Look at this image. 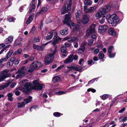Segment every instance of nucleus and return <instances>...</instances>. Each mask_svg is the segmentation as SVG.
Here are the masks:
<instances>
[{"mask_svg": "<svg viewBox=\"0 0 127 127\" xmlns=\"http://www.w3.org/2000/svg\"><path fill=\"white\" fill-rule=\"evenodd\" d=\"M88 7L86 6H84V11L86 13H88V9H87Z\"/></svg>", "mask_w": 127, "mask_h": 127, "instance_id": "48", "label": "nucleus"}, {"mask_svg": "<svg viewBox=\"0 0 127 127\" xmlns=\"http://www.w3.org/2000/svg\"><path fill=\"white\" fill-rule=\"evenodd\" d=\"M5 45L4 43L0 44V48H2L5 47Z\"/></svg>", "mask_w": 127, "mask_h": 127, "instance_id": "64", "label": "nucleus"}, {"mask_svg": "<svg viewBox=\"0 0 127 127\" xmlns=\"http://www.w3.org/2000/svg\"><path fill=\"white\" fill-rule=\"evenodd\" d=\"M93 42L94 40L92 39L88 41V45L89 46L92 45L93 44Z\"/></svg>", "mask_w": 127, "mask_h": 127, "instance_id": "44", "label": "nucleus"}, {"mask_svg": "<svg viewBox=\"0 0 127 127\" xmlns=\"http://www.w3.org/2000/svg\"><path fill=\"white\" fill-rule=\"evenodd\" d=\"M119 21V20L117 15L114 14L111 15L108 19V22L111 24L112 26L116 27Z\"/></svg>", "mask_w": 127, "mask_h": 127, "instance_id": "2", "label": "nucleus"}, {"mask_svg": "<svg viewBox=\"0 0 127 127\" xmlns=\"http://www.w3.org/2000/svg\"><path fill=\"white\" fill-rule=\"evenodd\" d=\"M33 83L34 85L33 89L35 90H41L44 88V85L42 84L39 83L38 80H36L33 81Z\"/></svg>", "mask_w": 127, "mask_h": 127, "instance_id": "8", "label": "nucleus"}, {"mask_svg": "<svg viewBox=\"0 0 127 127\" xmlns=\"http://www.w3.org/2000/svg\"><path fill=\"white\" fill-rule=\"evenodd\" d=\"M99 50L98 49H96L94 51V53L95 54H97L99 52Z\"/></svg>", "mask_w": 127, "mask_h": 127, "instance_id": "57", "label": "nucleus"}, {"mask_svg": "<svg viewBox=\"0 0 127 127\" xmlns=\"http://www.w3.org/2000/svg\"><path fill=\"white\" fill-rule=\"evenodd\" d=\"M13 63V62L9 60L7 64V66L8 67H10L12 65Z\"/></svg>", "mask_w": 127, "mask_h": 127, "instance_id": "36", "label": "nucleus"}, {"mask_svg": "<svg viewBox=\"0 0 127 127\" xmlns=\"http://www.w3.org/2000/svg\"><path fill=\"white\" fill-rule=\"evenodd\" d=\"M98 56L100 59L102 60L104 57V55L102 52H100L99 53Z\"/></svg>", "mask_w": 127, "mask_h": 127, "instance_id": "30", "label": "nucleus"}, {"mask_svg": "<svg viewBox=\"0 0 127 127\" xmlns=\"http://www.w3.org/2000/svg\"><path fill=\"white\" fill-rule=\"evenodd\" d=\"M61 52L63 53L62 54V55L65 57L66 56L67 52L66 48L64 46H62L61 48Z\"/></svg>", "mask_w": 127, "mask_h": 127, "instance_id": "23", "label": "nucleus"}, {"mask_svg": "<svg viewBox=\"0 0 127 127\" xmlns=\"http://www.w3.org/2000/svg\"><path fill=\"white\" fill-rule=\"evenodd\" d=\"M64 65H62L61 66L58 67L56 69V71H58L60 69L64 67Z\"/></svg>", "mask_w": 127, "mask_h": 127, "instance_id": "52", "label": "nucleus"}, {"mask_svg": "<svg viewBox=\"0 0 127 127\" xmlns=\"http://www.w3.org/2000/svg\"><path fill=\"white\" fill-rule=\"evenodd\" d=\"M58 95H62L66 93L64 91H60L56 93Z\"/></svg>", "mask_w": 127, "mask_h": 127, "instance_id": "47", "label": "nucleus"}, {"mask_svg": "<svg viewBox=\"0 0 127 127\" xmlns=\"http://www.w3.org/2000/svg\"><path fill=\"white\" fill-rule=\"evenodd\" d=\"M110 10V6H105L102 9L101 12H102V14H104L109 11Z\"/></svg>", "mask_w": 127, "mask_h": 127, "instance_id": "16", "label": "nucleus"}, {"mask_svg": "<svg viewBox=\"0 0 127 127\" xmlns=\"http://www.w3.org/2000/svg\"><path fill=\"white\" fill-rule=\"evenodd\" d=\"M73 60H77L78 58V56L76 55H75L74 56H73Z\"/></svg>", "mask_w": 127, "mask_h": 127, "instance_id": "59", "label": "nucleus"}, {"mask_svg": "<svg viewBox=\"0 0 127 127\" xmlns=\"http://www.w3.org/2000/svg\"><path fill=\"white\" fill-rule=\"evenodd\" d=\"M16 84L15 83L13 82L10 85L11 88H13L16 85Z\"/></svg>", "mask_w": 127, "mask_h": 127, "instance_id": "62", "label": "nucleus"}, {"mask_svg": "<svg viewBox=\"0 0 127 127\" xmlns=\"http://www.w3.org/2000/svg\"><path fill=\"white\" fill-rule=\"evenodd\" d=\"M108 32L110 35H115L116 33V31L112 28L109 29L108 30Z\"/></svg>", "mask_w": 127, "mask_h": 127, "instance_id": "20", "label": "nucleus"}, {"mask_svg": "<svg viewBox=\"0 0 127 127\" xmlns=\"http://www.w3.org/2000/svg\"><path fill=\"white\" fill-rule=\"evenodd\" d=\"M71 0H68L65 3L64 6L62 8L61 11V14H64L67 13L68 11L69 10L71 9Z\"/></svg>", "mask_w": 127, "mask_h": 127, "instance_id": "5", "label": "nucleus"}, {"mask_svg": "<svg viewBox=\"0 0 127 127\" xmlns=\"http://www.w3.org/2000/svg\"><path fill=\"white\" fill-rule=\"evenodd\" d=\"M73 54L70 55L64 62V63H65L72 62L73 61Z\"/></svg>", "mask_w": 127, "mask_h": 127, "instance_id": "19", "label": "nucleus"}, {"mask_svg": "<svg viewBox=\"0 0 127 127\" xmlns=\"http://www.w3.org/2000/svg\"><path fill=\"white\" fill-rule=\"evenodd\" d=\"M5 79V78L0 73V82L3 81Z\"/></svg>", "mask_w": 127, "mask_h": 127, "instance_id": "55", "label": "nucleus"}, {"mask_svg": "<svg viewBox=\"0 0 127 127\" xmlns=\"http://www.w3.org/2000/svg\"><path fill=\"white\" fill-rule=\"evenodd\" d=\"M7 60L4 58H3L0 60V65H1V63L4 62L6 61Z\"/></svg>", "mask_w": 127, "mask_h": 127, "instance_id": "43", "label": "nucleus"}, {"mask_svg": "<svg viewBox=\"0 0 127 127\" xmlns=\"http://www.w3.org/2000/svg\"><path fill=\"white\" fill-rule=\"evenodd\" d=\"M85 49V47L81 46L78 50V52L79 54H81V53L83 52L84 51Z\"/></svg>", "mask_w": 127, "mask_h": 127, "instance_id": "28", "label": "nucleus"}, {"mask_svg": "<svg viewBox=\"0 0 127 127\" xmlns=\"http://www.w3.org/2000/svg\"><path fill=\"white\" fill-rule=\"evenodd\" d=\"M30 61V60H29V59H26L23 62V64H25L26 63H29Z\"/></svg>", "mask_w": 127, "mask_h": 127, "instance_id": "53", "label": "nucleus"}, {"mask_svg": "<svg viewBox=\"0 0 127 127\" xmlns=\"http://www.w3.org/2000/svg\"><path fill=\"white\" fill-rule=\"evenodd\" d=\"M35 30L36 29L35 28V27L34 26H33L31 29L30 31L31 32L33 33Z\"/></svg>", "mask_w": 127, "mask_h": 127, "instance_id": "49", "label": "nucleus"}, {"mask_svg": "<svg viewBox=\"0 0 127 127\" xmlns=\"http://www.w3.org/2000/svg\"><path fill=\"white\" fill-rule=\"evenodd\" d=\"M41 66L42 64L40 62L37 61H34L30 65V68L28 71L29 72H32L34 70Z\"/></svg>", "mask_w": 127, "mask_h": 127, "instance_id": "6", "label": "nucleus"}, {"mask_svg": "<svg viewBox=\"0 0 127 127\" xmlns=\"http://www.w3.org/2000/svg\"><path fill=\"white\" fill-rule=\"evenodd\" d=\"M57 35L56 32H50L48 33L47 36L45 37L44 39L45 40H49L51 39L52 37L53 34Z\"/></svg>", "mask_w": 127, "mask_h": 127, "instance_id": "13", "label": "nucleus"}, {"mask_svg": "<svg viewBox=\"0 0 127 127\" xmlns=\"http://www.w3.org/2000/svg\"><path fill=\"white\" fill-rule=\"evenodd\" d=\"M34 16V15L33 14L29 16L28 19L26 22V23L27 24H30Z\"/></svg>", "mask_w": 127, "mask_h": 127, "instance_id": "21", "label": "nucleus"}, {"mask_svg": "<svg viewBox=\"0 0 127 127\" xmlns=\"http://www.w3.org/2000/svg\"><path fill=\"white\" fill-rule=\"evenodd\" d=\"M109 96L108 95V94L104 95L102 96V98L103 100L106 99Z\"/></svg>", "mask_w": 127, "mask_h": 127, "instance_id": "40", "label": "nucleus"}, {"mask_svg": "<svg viewBox=\"0 0 127 127\" xmlns=\"http://www.w3.org/2000/svg\"><path fill=\"white\" fill-rule=\"evenodd\" d=\"M32 99V97L29 96L28 97L23 100L24 101L18 103L17 107L19 108H21L24 106L26 104L31 102Z\"/></svg>", "mask_w": 127, "mask_h": 127, "instance_id": "7", "label": "nucleus"}, {"mask_svg": "<svg viewBox=\"0 0 127 127\" xmlns=\"http://www.w3.org/2000/svg\"><path fill=\"white\" fill-rule=\"evenodd\" d=\"M9 70L7 69L4 70L3 71L0 72V73L5 78V79L9 76L10 75V73H8Z\"/></svg>", "mask_w": 127, "mask_h": 127, "instance_id": "12", "label": "nucleus"}, {"mask_svg": "<svg viewBox=\"0 0 127 127\" xmlns=\"http://www.w3.org/2000/svg\"><path fill=\"white\" fill-rule=\"evenodd\" d=\"M84 3L85 5H90L92 4V3L90 0H86L84 1Z\"/></svg>", "mask_w": 127, "mask_h": 127, "instance_id": "31", "label": "nucleus"}, {"mask_svg": "<svg viewBox=\"0 0 127 127\" xmlns=\"http://www.w3.org/2000/svg\"><path fill=\"white\" fill-rule=\"evenodd\" d=\"M48 10L47 8L46 7H42L41 10L39 12H37L36 15V16L39 15L40 14H43L46 12Z\"/></svg>", "mask_w": 127, "mask_h": 127, "instance_id": "15", "label": "nucleus"}, {"mask_svg": "<svg viewBox=\"0 0 127 127\" xmlns=\"http://www.w3.org/2000/svg\"><path fill=\"white\" fill-rule=\"evenodd\" d=\"M108 28V26L107 25L100 26L98 27V32L100 33H102L106 32Z\"/></svg>", "mask_w": 127, "mask_h": 127, "instance_id": "11", "label": "nucleus"}, {"mask_svg": "<svg viewBox=\"0 0 127 127\" xmlns=\"http://www.w3.org/2000/svg\"><path fill=\"white\" fill-rule=\"evenodd\" d=\"M103 47V45L101 44H99L96 46V47L98 48H102Z\"/></svg>", "mask_w": 127, "mask_h": 127, "instance_id": "63", "label": "nucleus"}, {"mask_svg": "<svg viewBox=\"0 0 127 127\" xmlns=\"http://www.w3.org/2000/svg\"><path fill=\"white\" fill-rule=\"evenodd\" d=\"M34 3L32 1V2L31 3L30 6V11H29V13L30 14L34 12L35 9V7L34 5Z\"/></svg>", "mask_w": 127, "mask_h": 127, "instance_id": "17", "label": "nucleus"}, {"mask_svg": "<svg viewBox=\"0 0 127 127\" xmlns=\"http://www.w3.org/2000/svg\"><path fill=\"white\" fill-rule=\"evenodd\" d=\"M54 40H56L57 41V42H58L60 41L61 40V38L60 37L57 36L56 35V36L55 35L54 37Z\"/></svg>", "mask_w": 127, "mask_h": 127, "instance_id": "35", "label": "nucleus"}, {"mask_svg": "<svg viewBox=\"0 0 127 127\" xmlns=\"http://www.w3.org/2000/svg\"><path fill=\"white\" fill-rule=\"evenodd\" d=\"M57 47L55 46L53 48L50 49V51L52 52L47 55L44 58V62L46 64H49L53 61L54 59V55L55 54L56 52V49Z\"/></svg>", "mask_w": 127, "mask_h": 127, "instance_id": "1", "label": "nucleus"}, {"mask_svg": "<svg viewBox=\"0 0 127 127\" xmlns=\"http://www.w3.org/2000/svg\"><path fill=\"white\" fill-rule=\"evenodd\" d=\"M19 63V61L18 60H15L14 61V64L15 65H17Z\"/></svg>", "mask_w": 127, "mask_h": 127, "instance_id": "61", "label": "nucleus"}, {"mask_svg": "<svg viewBox=\"0 0 127 127\" xmlns=\"http://www.w3.org/2000/svg\"><path fill=\"white\" fill-rule=\"evenodd\" d=\"M89 20V18L86 15L83 16L81 21L84 24H86L88 22Z\"/></svg>", "mask_w": 127, "mask_h": 127, "instance_id": "14", "label": "nucleus"}, {"mask_svg": "<svg viewBox=\"0 0 127 127\" xmlns=\"http://www.w3.org/2000/svg\"><path fill=\"white\" fill-rule=\"evenodd\" d=\"M15 20L14 18L11 17L10 18H8L7 19V20L9 22H11L13 21L14 20Z\"/></svg>", "mask_w": 127, "mask_h": 127, "instance_id": "46", "label": "nucleus"}, {"mask_svg": "<svg viewBox=\"0 0 127 127\" xmlns=\"http://www.w3.org/2000/svg\"><path fill=\"white\" fill-rule=\"evenodd\" d=\"M87 42L86 41H83V42L81 46L85 47V45L87 44Z\"/></svg>", "mask_w": 127, "mask_h": 127, "instance_id": "60", "label": "nucleus"}, {"mask_svg": "<svg viewBox=\"0 0 127 127\" xmlns=\"http://www.w3.org/2000/svg\"><path fill=\"white\" fill-rule=\"evenodd\" d=\"M60 77L58 76H55L53 78V81L54 83H56L60 81Z\"/></svg>", "mask_w": 127, "mask_h": 127, "instance_id": "27", "label": "nucleus"}, {"mask_svg": "<svg viewBox=\"0 0 127 127\" xmlns=\"http://www.w3.org/2000/svg\"><path fill=\"white\" fill-rule=\"evenodd\" d=\"M26 73V71L24 66L21 67L20 70L18 71V74L17 78H19L20 77L23 76Z\"/></svg>", "mask_w": 127, "mask_h": 127, "instance_id": "10", "label": "nucleus"}, {"mask_svg": "<svg viewBox=\"0 0 127 127\" xmlns=\"http://www.w3.org/2000/svg\"><path fill=\"white\" fill-rule=\"evenodd\" d=\"M67 30V28H65L64 29L60 31V33L62 35L66 34L68 33Z\"/></svg>", "mask_w": 127, "mask_h": 127, "instance_id": "26", "label": "nucleus"}, {"mask_svg": "<svg viewBox=\"0 0 127 127\" xmlns=\"http://www.w3.org/2000/svg\"><path fill=\"white\" fill-rule=\"evenodd\" d=\"M65 17L64 19L63 20L64 23L70 27H71V25L72 27H74L75 25L74 23L71 21V13L69 12L68 14L65 15Z\"/></svg>", "mask_w": 127, "mask_h": 127, "instance_id": "4", "label": "nucleus"}, {"mask_svg": "<svg viewBox=\"0 0 127 127\" xmlns=\"http://www.w3.org/2000/svg\"><path fill=\"white\" fill-rule=\"evenodd\" d=\"M79 12L80 11H77V12L75 13L76 16L77 20H79L80 19L79 17L80 15Z\"/></svg>", "mask_w": 127, "mask_h": 127, "instance_id": "37", "label": "nucleus"}, {"mask_svg": "<svg viewBox=\"0 0 127 127\" xmlns=\"http://www.w3.org/2000/svg\"><path fill=\"white\" fill-rule=\"evenodd\" d=\"M95 26L94 24H93L90 26L89 28L86 31V35L87 36H89L92 33L95 32Z\"/></svg>", "mask_w": 127, "mask_h": 127, "instance_id": "9", "label": "nucleus"}, {"mask_svg": "<svg viewBox=\"0 0 127 127\" xmlns=\"http://www.w3.org/2000/svg\"><path fill=\"white\" fill-rule=\"evenodd\" d=\"M11 81L10 80H8L5 83L4 85L0 86V90H2L8 86L11 83Z\"/></svg>", "mask_w": 127, "mask_h": 127, "instance_id": "18", "label": "nucleus"}, {"mask_svg": "<svg viewBox=\"0 0 127 127\" xmlns=\"http://www.w3.org/2000/svg\"><path fill=\"white\" fill-rule=\"evenodd\" d=\"M21 85H24V87L22 89V91L24 93H27L28 92L32 89L31 84L29 82H28L26 79H25L22 81L20 82Z\"/></svg>", "mask_w": 127, "mask_h": 127, "instance_id": "3", "label": "nucleus"}, {"mask_svg": "<svg viewBox=\"0 0 127 127\" xmlns=\"http://www.w3.org/2000/svg\"><path fill=\"white\" fill-rule=\"evenodd\" d=\"M73 69L75 70L79 71H80L81 70V69L79 67V66H73Z\"/></svg>", "mask_w": 127, "mask_h": 127, "instance_id": "34", "label": "nucleus"}, {"mask_svg": "<svg viewBox=\"0 0 127 127\" xmlns=\"http://www.w3.org/2000/svg\"><path fill=\"white\" fill-rule=\"evenodd\" d=\"M96 8L95 6H94L90 7L88 9V13H90L93 12L95 10Z\"/></svg>", "mask_w": 127, "mask_h": 127, "instance_id": "29", "label": "nucleus"}, {"mask_svg": "<svg viewBox=\"0 0 127 127\" xmlns=\"http://www.w3.org/2000/svg\"><path fill=\"white\" fill-rule=\"evenodd\" d=\"M33 48L34 49H37V50L39 51H42L44 48L42 45L38 46L35 44L33 45Z\"/></svg>", "mask_w": 127, "mask_h": 127, "instance_id": "24", "label": "nucleus"}, {"mask_svg": "<svg viewBox=\"0 0 127 127\" xmlns=\"http://www.w3.org/2000/svg\"><path fill=\"white\" fill-rule=\"evenodd\" d=\"M22 50L21 49H19L14 52L13 53L14 55H19L22 52Z\"/></svg>", "mask_w": 127, "mask_h": 127, "instance_id": "32", "label": "nucleus"}, {"mask_svg": "<svg viewBox=\"0 0 127 127\" xmlns=\"http://www.w3.org/2000/svg\"><path fill=\"white\" fill-rule=\"evenodd\" d=\"M109 54V58H111L114 57L115 56L116 53H114L112 54L110 53V54Z\"/></svg>", "mask_w": 127, "mask_h": 127, "instance_id": "45", "label": "nucleus"}, {"mask_svg": "<svg viewBox=\"0 0 127 127\" xmlns=\"http://www.w3.org/2000/svg\"><path fill=\"white\" fill-rule=\"evenodd\" d=\"M13 51L12 50H11L8 52L7 54L6 55V57L4 58L6 60H7L8 59L11 55L13 52Z\"/></svg>", "mask_w": 127, "mask_h": 127, "instance_id": "25", "label": "nucleus"}, {"mask_svg": "<svg viewBox=\"0 0 127 127\" xmlns=\"http://www.w3.org/2000/svg\"><path fill=\"white\" fill-rule=\"evenodd\" d=\"M87 91L88 92L91 91L93 93L95 92H96V90L95 89L92 88H90L88 89Z\"/></svg>", "mask_w": 127, "mask_h": 127, "instance_id": "51", "label": "nucleus"}, {"mask_svg": "<svg viewBox=\"0 0 127 127\" xmlns=\"http://www.w3.org/2000/svg\"><path fill=\"white\" fill-rule=\"evenodd\" d=\"M16 59V58L15 57H11L10 59L9 60L10 61H11L13 63H14V61Z\"/></svg>", "mask_w": 127, "mask_h": 127, "instance_id": "50", "label": "nucleus"}, {"mask_svg": "<svg viewBox=\"0 0 127 127\" xmlns=\"http://www.w3.org/2000/svg\"><path fill=\"white\" fill-rule=\"evenodd\" d=\"M61 113L59 112H56L53 113L54 115L56 117H59L60 116Z\"/></svg>", "mask_w": 127, "mask_h": 127, "instance_id": "42", "label": "nucleus"}, {"mask_svg": "<svg viewBox=\"0 0 127 127\" xmlns=\"http://www.w3.org/2000/svg\"><path fill=\"white\" fill-rule=\"evenodd\" d=\"M64 39L65 40H67L69 42H72V37H71L70 36L67 37Z\"/></svg>", "mask_w": 127, "mask_h": 127, "instance_id": "38", "label": "nucleus"}, {"mask_svg": "<svg viewBox=\"0 0 127 127\" xmlns=\"http://www.w3.org/2000/svg\"><path fill=\"white\" fill-rule=\"evenodd\" d=\"M113 48V46H110L108 49V52L109 54H110L112 52V49Z\"/></svg>", "mask_w": 127, "mask_h": 127, "instance_id": "41", "label": "nucleus"}, {"mask_svg": "<svg viewBox=\"0 0 127 127\" xmlns=\"http://www.w3.org/2000/svg\"><path fill=\"white\" fill-rule=\"evenodd\" d=\"M127 120V116H126L123 118V119H122V120H120V122H126V121Z\"/></svg>", "mask_w": 127, "mask_h": 127, "instance_id": "58", "label": "nucleus"}, {"mask_svg": "<svg viewBox=\"0 0 127 127\" xmlns=\"http://www.w3.org/2000/svg\"><path fill=\"white\" fill-rule=\"evenodd\" d=\"M102 14H103L101 10L100 12H98L96 14L95 16L97 18H98L101 16Z\"/></svg>", "mask_w": 127, "mask_h": 127, "instance_id": "33", "label": "nucleus"}, {"mask_svg": "<svg viewBox=\"0 0 127 127\" xmlns=\"http://www.w3.org/2000/svg\"><path fill=\"white\" fill-rule=\"evenodd\" d=\"M65 47H70L71 45V43H68V42H66L64 44Z\"/></svg>", "mask_w": 127, "mask_h": 127, "instance_id": "39", "label": "nucleus"}, {"mask_svg": "<svg viewBox=\"0 0 127 127\" xmlns=\"http://www.w3.org/2000/svg\"><path fill=\"white\" fill-rule=\"evenodd\" d=\"M13 36H9L8 38L6 39L5 40V42L6 44L11 43L13 41Z\"/></svg>", "mask_w": 127, "mask_h": 127, "instance_id": "22", "label": "nucleus"}, {"mask_svg": "<svg viewBox=\"0 0 127 127\" xmlns=\"http://www.w3.org/2000/svg\"><path fill=\"white\" fill-rule=\"evenodd\" d=\"M105 18H102L101 20H100L99 21V22L101 24H103L105 20Z\"/></svg>", "mask_w": 127, "mask_h": 127, "instance_id": "54", "label": "nucleus"}, {"mask_svg": "<svg viewBox=\"0 0 127 127\" xmlns=\"http://www.w3.org/2000/svg\"><path fill=\"white\" fill-rule=\"evenodd\" d=\"M39 40L40 39L39 38L37 37L35 38L34 40V42H39Z\"/></svg>", "mask_w": 127, "mask_h": 127, "instance_id": "56", "label": "nucleus"}]
</instances>
